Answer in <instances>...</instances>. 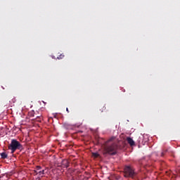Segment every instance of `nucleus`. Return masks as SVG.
I'll use <instances>...</instances> for the list:
<instances>
[{"label": "nucleus", "mask_w": 180, "mask_h": 180, "mask_svg": "<svg viewBox=\"0 0 180 180\" xmlns=\"http://www.w3.org/2000/svg\"><path fill=\"white\" fill-rule=\"evenodd\" d=\"M62 167L63 168H68L70 167V162L68 160H63L62 161Z\"/></svg>", "instance_id": "39448f33"}, {"label": "nucleus", "mask_w": 180, "mask_h": 180, "mask_svg": "<svg viewBox=\"0 0 180 180\" xmlns=\"http://www.w3.org/2000/svg\"><path fill=\"white\" fill-rule=\"evenodd\" d=\"M8 150H11L12 154H13L16 150H23V146L18 140L12 139L11 144L8 146Z\"/></svg>", "instance_id": "f03ea898"}, {"label": "nucleus", "mask_w": 180, "mask_h": 180, "mask_svg": "<svg viewBox=\"0 0 180 180\" xmlns=\"http://www.w3.org/2000/svg\"><path fill=\"white\" fill-rule=\"evenodd\" d=\"M41 169V166H37L36 167V169L34 170V175H37V174H39V175H44V169L43 170H40Z\"/></svg>", "instance_id": "20e7f679"}, {"label": "nucleus", "mask_w": 180, "mask_h": 180, "mask_svg": "<svg viewBox=\"0 0 180 180\" xmlns=\"http://www.w3.org/2000/svg\"><path fill=\"white\" fill-rule=\"evenodd\" d=\"M127 141L129 143V144L130 146H134V141H133V139H132L131 138L128 137V138L127 139Z\"/></svg>", "instance_id": "423d86ee"}, {"label": "nucleus", "mask_w": 180, "mask_h": 180, "mask_svg": "<svg viewBox=\"0 0 180 180\" xmlns=\"http://www.w3.org/2000/svg\"><path fill=\"white\" fill-rule=\"evenodd\" d=\"M0 155L3 160L8 158V154H6V153H0Z\"/></svg>", "instance_id": "0eeeda50"}, {"label": "nucleus", "mask_w": 180, "mask_h": 180, "mask_svg": "<svg viewBox=\"0 0 180 180\" xmlns=\"http://www.w3.org/2000/svg\"><path fill=\"white\" fill-rule=\"evenodd\" d=\"M112 140H113V139H110L106 142V144L104 146V155L109 154L110 155H116V154H117V144L112 143L110 145H108V143H110Z\"/></svg>", "instance_id": "f257e3e1"}, {"label": "nucleus", "mask_w": 180, "mask_h": 180, "mask_svg": "<svg viewBox=\"0 0 180 180\" xmlns=\"http://www.w3.org/2000/svg\"><path fill=\"white\" fill-rule=\"evenodd\" d=\"M167 149L163 150L162 152L161 153V157H164V155H165V153H167Z\"/></svg>", "instance_id": "1a4fd4ad"}, {"label": "nucleus", "mask_w": 180, "mask_h": 180, "mask_svg": "<svg viewBox=\"0 0 180 180\" xmlns=\"http://www.w3.org/2000/svg\"><path fill=\"white\" fill-rule=\"evenodd\" d=\"M124 174L125 176H129L130 178H133L134 175H136L134 170L129 166H126L124 167Z\"/></svg>", "instance_id": "7ed1b4c3"}, {"label": "nucleus", "mask_w": 180, "mask_h": 180, "mask_svg": "<svg viewBox=\"0 0 180 180\" xmlns=\"http://www.w3.org/2000/svg\"><path fill=\"white\" fill-rule=\"evenodd\" d=\"M58 60H62V58H64V55L63 54H60L59 56H58Z\"/></svg>", "instance_id": "9d476101"}, {"label": "nucleus", "mask_w": 180, "mask_h": 180, "mask_svg": "<svg viewBox=\"0 0 180 180\" xmlns=\"http://www.w3.org/2000/svg\"><path fill=\"white\" fill-rule=\"evenodd\" d=\"M66 111L68 112V113H70V110H68V108H66Z\"/></svg>", "instance_id": "9b49d317"}, {"label": "nucleus", "mask_w": 180, "mask_h": 180, "mask_svg": "<svg viewBox=\"0 0 180 180\" xmlns=\"http://www.w3.org/2000/svg\"><path fill=\"white\" fill-rule=\"evenodd\" d=\"M92 157H94V158H98L99 157V153H92Z\"/></svg>", "instance_id": "6e6552de"}]
</instances>
